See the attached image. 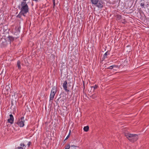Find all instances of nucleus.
I'll return each mask as SVG.
<instances>
[{
    "label": "nucleus",
    "instance_id": "obj_1",
    "mask_svg": "<svg viewBox=\"0 0 149 149\" xmlns=\"http://www.w3.org/2000/svg\"><path fill=\"white\" fill-rule=\"evenodd\" d=\"M125 135L130 141L131 142H134L136 141L138 139L137 134L125 133Z\"/></svg>",
    "mask_w": 149,
    "mask_h": 149
},
{
    "label": "nucleus",
    "instance_id": "obj_2",
    "mask_svg": "<svg viewBox=\"0 0 149 149\" xmlns=\"http://www.w3.org/2000/svg\"><path fill=\"white\" fill-rule=\"evenodd\" d=\"M20 5L21 6L20 11L21 12L24 14H26L29 12V8L27 3L26 2V1H24V0H23V1L21 2Z\"/></svg>",
    "mask_w": 149,
    "mask_h": 149
},
{
    "label": "nucleus",
    "instance_id": "obj_3",
    "mask_svg": "<svg viewBox=\"0 0 149 149\" xmlns=\"http://www.w3.org/2000/svg\"><path fill=\"white\" fill-rule=\"evenodd\" d=\"M15 123L20 127H22L24 125V118L23 116L19 118Z\"/></svg>",
    "mask_w": 149,
    "mask_h": 149
},
{
    "label": "nucleus",
    "instance_id": "obj_4",
    "mask_svg": "<svg viewBox=\"0 0 149 149\" xmlns=\"http://www.w3.org/2000/svg\"><path fill=\"white\" fill-rule=\"evenodd\" d=\"M65 101V99L63 97L61 96L58 98L56 101L57 105L62 106L63 105Z\"/></svg>",
    "mask_w": 149,
    "mask_h": 149
},
{
    "label": "nucleus",
    "instance_id": "obj_5",
    "mask_svg": "<svg viewBox=\"0 0 149 149\" xmlns=\"http://www.w3.org/2000/svg\"><path fill=\"white\" fill-rule=\"evenodd\" d=\"M57 87L56 86L53 87L51 91V94L50 95L49 100H53L54 96L57 92Z\"/></svg>",
    "mask_w": 149,
    "mask_h": 149
},
{
    "label": "nucleus",
    "instance_id": "obj_6",
    "mask_svg": "<svg viewBox=\"0 0 149 149\" xmlns=\"http://www.w3.org/2000/svg\"><path fill=\"white\" fill-rule=\"evenodd\" d=\"M1 45L2 47H5L7 46L8 43L6 39L3 38H1Z\"/></svg>",
    "mask_w": 149,
    "mask_h": 149
},
{
    "label": "nucleus",
    "instance_id": "obj_7",
    "mask_svg": "<svg viewBox=\"0 0 149 149\" xmlns=\"http://www.w3.org/2000/svg\"><path fill=\"white\" fill-rule=\"evenodd\" d=\"M67 81H65L63 83V87L64 89L67 92H69V90L67 89Z\"/></svg>",
    "mask_w": 149,
    "mask_h": 149
},
{
    "label": "nucleus",
    "instance_id": "obj_8",
    "mask_svg": "<svg viewBox=\"0 0 149 149\" xmlns=\"http://www.w3.org/2000/svg\"><path fill=\"white\" fill-rule=\"evenodd\" d=\"M10 118L8 120V123H10L11 124H12L13 123L14 119L13 115L11 114L9 115Z\"/></svg>",
    "mask_w": 149,
    "mask_h": 149
},
{
    "label": "nucleus",
    "instance_id": "obj_9",
    "mask_svg": "<svg viewBox=\"0 0 149 149\" xmlns=\"http://www.w3.org/2000/svg\"><path fill=\"white\" fill-rule=\"evenodd\" d=\"M125 12L127 14H130L133 13L134 11V10L132 8H131V7L129 8H127L126 10H125Z\"/></svg>",
    "mask_w": 149,
    "mask_h": 149
},
{
    "label": "nucleus",
    "instance_id": "obj_10",
    "mask_svg": "<svg viewBox=\"0 0 149 149\" xmlns=\"http://www.w3.org/2000/svg\"><path fill=\"white\" fill-rule=\"evenodd\" d=\"M9 29H8L6 27H4L3 28V34H8Z\"/></svg>",
    "mask_w": 149,
    "mask_h": 149
},
{
    "label": "nucleus",
    "instance_id": "obj_11",
    "mask_svg": "<svg viewBox=\"0 0 149 149\" xmlns=\"http://www.w3.org/2000/svg\"><path fill=\"white\" fill-rule=\"evenodd\" d=\"M103 2L102 1H100L99 3L96 5V6L98 8H102L103 7Z\"/></svg>",
    "mask_w": 149,
    "mask_h": 149
},
{
    "label": "nucleus",
    "instance_id": "obj_12",
    "mask_svg": "<svg viewBox=\"0 0 149 149\" xmlns=\"http://www.w3.org/2000/svg\"><path fill=\"white\" fill-rule=\"evenodd\" d=\"M8 40L9 41V42L10 44H11V42H13L14 40V37L12 36H8Z\"/></svg>",
    "mask_w": 149,
    "mask_h": 149
},
{
    "label": "nucleus",
    "instance_id": "obj_13",
    "mask_svg": "<svg viewBox=\"0 0 149 149\" xmlns=\"http://www.w3.org/2000/svg\"><path fill=\"white\" fill-rule=\"evenodd\" d=\"M92 4L94 5H97L99 1V0H90Z\"/></svg>",
    "mask_w": 149,
    "mask_h": 149
},
{
    "label": "nucleus",
    "instance_id": "obj_14",
    "mask_svg": "<svg viewBox=\"0 0 149 149\" xmlns=\"http://www.w3.org/2000/svg\"><path fill=\"white\" fill-rule=\"evenodd\" d=\"M23 15L24 16H25V14L24 13H23L22 12H21V11H20L19 13L17 15V17L19 18H21L22 16Z\"/></svg>",
    "mask_w": 149,
    "mask_h": 149
},
{
    "label": "nucleus",
    "instance_id": "obj_15",
    "mask_svg": "<svg viewBox=\"0 0 149 149\" xmlns=\"http://www.w3.org/2000/svg\"><path fill=\"white\" fill-rule=\"evenodd\" d=\"M115 17L117 20L120 19L122 18V15H116L115 16Z\"/></svg>",
    "mask_w": 149,
    "mask_h": 149
},
{
    "label": "nucleus",
    "instance_id": "obj_16",
    "mask_svg": "<svg viewBox=\"0 0 149 149\" xmlns=\"http://www.w3.org/2000/svg\"><path fill=\"white\" fill-rule=\"evenodd\" d=\"M21 61L19 60H18L17 62V66L18 67V69L20 70L21 68Z\"/></svg>",
    "mask_w": 149,
    "mask_h": 149
},
{
    "label": "nucleus",
    "instance_id": "obj_17",
    "mask_svg": "<svg viewBox=\"0 0 149 149\" xmlns=\"http://www.w3.org/2000/svg\"><path fill=\"white\" fill-rule=\"evenodd\" d=\"M89 129V127L88 126H85L84 128V130L85 132H87L88 131Z\"/></svg>",
    "mask_w": 149,
    "mask_h": 149
},
{
    "label": "nucleus",
    "instance_id": "obj_18",
    "mask_svg": "<svg viewBox=\"0 0 149 149\" xmlns=\"http://www.w3.org/2000/svg\"><path fill=\"white\" fill-rule=\"evenodd\" d=\"M108 53V52H106L104 55L103 56L102 58L103 60H104L106 58H107V53Z\"/></svg>",
    "mask_w": 149,
    "mask_h": 149
},
{
    "label": "nucleus",
    "instance_id": "obj_19",
    "mask_svg": "<svg viewBox=\"0 0 149 149\" xmlns=\"http://www.w3.org/2000/svg\"><path fill=\"white\" fill-rule=\"evenodd\" d=\"M98 87V86L97 85H95L94 86H92L91 87V89L93 88V91H94L95 89H96L97 87Z\"/></svg>",
    "mask_w": 149,
    "mask_h": 149
},
{
    "label": "nucleus",
    "instance_id": "obj_20",
    "mask_svg": "<svg viewBox=\"0 0 149 149\" xmlns=\"http://www.w3.org/2000/svg\"><path fill=\"white\" fill-rule=\"evenodd\" d=\"M114 67H116V66L115 65H111L107 68V69H112Z\"/></svg>",
    "mask_w": 149,
    "mask_h": 149
},
{
    "label": "nucleus",
    "instance_id": "obj_21",
    "mask_svg": "<svg viewBox=\"0 0 149 149\" xmlns=\"http://www.w3.org/2000/svg\"><path fill=\"white\" fill-rule=\"evenodd\" d=\"M70 147V145L69 144H67L65 146V149H69Z\"/></svg>",
    "mask_w": 149,
    "mask_h": 149
},
{
    "label": "nucleus",
    "instance_id": "obj_22",
    "mask_svg": "<svg viewBox=\"0 0 149 149\" xmlns=\"http://www.w3.org/2000/svg\"><path fill=\"white\" fill-rule=\"evenodd\" d=\"M70 135V132H69L68 135V136H67V137H66V138L65 139V141L67 140L69 137V136Z\"/></svg>",
    "mask_w": 149,
    "mask_h": 149
},
{
    "label": "nucleus",
    "instance_id": "obj_23",
    "mask_svg": "<svg viewBox=\"0 0 149 149\" xmlns=\"http://www.w3.org/2000/svg\"><path fill=\"white\" fill-rule=\"evenodd\" d=\"M141 6L142 7H144V3H141L140 4Z\"/></svg>",
    "mask_w": 149,
    "mask_h": 149
},
{
    "label": "nucleus",
    "instance_id": "obj_24",
    "mask_svg": "<svg viewBox=\"0 0 149 149\" xmlns=\"http://www.w3.org/2000/svg\"><path fill=\"white\" fill-rule=\"evenodd\" d=\"M31 143L30 141H29L28 142L27 145L28 147H29L30 146V145H31Z\"/></svg>",
    "mask_w": 149,
    "mask_h": 149
},
{
    "label": "nucleus",
    "instance_id": "obj_25",
    "mask_svg": "<svg viewBox=\"0 0 149 149\" xmlns=\"http://www.w3.org/2000/svg\"><path fill=\"white\" fill-rule=\"evenodd\" d=\"M71 147H74V148H75V147L79 148V146H75V145H71Z\"/></svg>",
    "mask_w": 149,
    "mask_h": 149
},
{
    "label": "nucleus",
    "instance_id": "obj_26",
    "mask_svg": "<svg viewBox=\"0 0 149 149\" xmlns=\"http://www.w3.org/2000/svg\"><path fill=\"white\" fill-rule=\"evenodd\" d=\"M54 55L53 54H52L51 56V57L54 59Z\"/></svg>",
    "mask_w": 149,
    "mask_h": 149
},
{
    "label": "nucleus",
    "instance_id": "obj_27",
    "mask_svg": "<svg viewBox=\"0 0 149 149\" xmlns=\"http://www.w3.org/2000/svg\"><path fill=\"white\" fill-rule=\"evenodd\" d=\"M20 146H22V147H24V146H25V145L24 144V143H21L20 144Z\"/></svg>",
    "mask_w": 149,
    "mask_h": 149
},
{
    "label": "nucleus",
    "instance_id": "obj_28",
    "mask_svg": "<svg viewBox=\"0 0 149 149\" xmlns=\"http://www.w3.org/2000/svg\"><path fill=\"white\" fill-rule=\"evenodd\" d=\"M85 88V85L84 84V83L83 86V90L84 91V90Z\"/></svg>",
    "mask_w": 149,
    "mask_h": 149
},
{
    "label": "nucleus",
    "instance_id": "obj_29",
    "mask_svg": "<svg viewBox=\"0 0 149 149\" xmlns=\"http://www.w3.org/2000/svg\"><path fill=\"white\" fill-rule=\"evenodd\" d=\"M55 6V3H53V7H54Z\"/></svg>",
    "mask_w": 149,
    "mask_h": 149
},
{
    "label": "nucleus",
    "instance_id": "obj_30",
    "mask_svg": "<svg viewBox=\"0 0 149 149\" xmlns=\"http://www.w3.org/2000/svg\"><path fill=\"white\" fill-rule=\"evenodd\" d=\"M53 3H55V0H52Z\"/></svg>",
    "mask_w": 149,
    "mask_h": 149
},
{
    "label": "nucleus",
    "instance_id": "obj_31",
    "mask_svg": "<svg viewBox=\"0 0 149 149\" xmlns=\"http://www.w3.org/2000/svg\"><path fill=\"white\" fill-rule=\"evenodd\" d=\"M73 141L74 142H77V141L75 140H74Z\"/></svg>",
    "mask_w": 149,
    "mask_h": 149
},
{
    "label": "nucleus",
    "instance_id": "obj_32",
    "mask_svg": "<svg viewBox=\"0 0 149 149\" xmlns=\"http://www.w3.org/2000/svg\"><path fill=\"white\" fill-rule=\"evenodd\" d=\"M65 140H64V141H63V143H66V142H65Z\"/></svg>",
    "mask_w": 149,
    "mask_h": 149
},
{
    "label": "nucleus",
    "instance_id": "obj_33",
    "mask_svg": "<svg viewBox=\"0 0 149 149\" xmlns=\"http://www.w3.org/2000/svg\"><path fill=\"white\" fill-rule=\"evenodd\" d=\"M19 28H18V31H19V32H20V30H19Z\"/></svg>",
    "mask_w": 149,
    "mask_h": 149
},
{
    "label": "nucleus",
    "instance_id": "obj_34",
    "mask_svg": "<svg viewBox=\"0 0 149 149\" xmlns=\"http://www.w3.org/2000/svg\"><path fill=\"white\" fill-rule=\"evenodd\" d=\"M70 84V83H68V84Z\"/></svg>",
    "mask_w": 149,
    "mask_h": 149
}]
</instances>
